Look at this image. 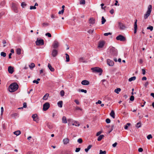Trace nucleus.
Returning a JSON list of instances; mask_svg holds the SVG:
<instances>
[{"instance_id": "obj_1", "label": "nucleus", "mask_w": 154, "mask_h": 154, "mask_svg": "<svg viewBox=\"0 0 154 154\" xmlns=\"http://www.w3.org/2000/svg\"><path fill=\"white\" fill-rule=\"evenodd\" d=\"M108 51L109 52V54L112 57L116 56L118 54V51L117 49L114 47L110 46L108 49Z\"/></svg>"}, {"instance_id": "obj_2", "label": "nucleus", "mask_w": 154, "mask_h": 154, "mask_svg": "<svg viewBox=\"0 0 154 154\" xmlns=\"http://www.w3.org/2000/svg\"><path fill=\"white\" fill-rule=\"evenodd\" d=\"M18 87V85L16 83H12L9 87V91L11 92H14L16 91Z\"/></svg>"}, {"instance_id": "obj_3", "label": "nucleus", "mask_w": 154, "mask_h": 154, "mask_svg": "<svg viewBox=\"0 0 154 154\" xmlns=\"http://www.w3.org/2000/svg\"><path fill=\"white\" fill-rule=\"evenodd\" d=\"M91 69L93 72L99 73L100 75H101L103 72L102 69L98 67L92 68Z\"/></svg>"}, {"instance_id": "obj_4", "label": "nucleus", "mask_w": 154, "mask_h": 154, "mask_svg": "<svg viewBox=\"0 0 154 154\" xmlns=\"http://www.w3.org/2000/svg\"><path fill=\"white\" fill-rule=\"evenodd\" d=\"M152 9V6L151 5H149L148 7L147 11L146 13L144 14V18L146 19L150 15Z\"/></svg>"}, {"instance_id": "obj_5", "label": "nucleus", "mask_w": 154, "mask_h": 154, "mask_svg": "<svg viewBox=\"0 0 154 154\" xmlns=\"http://www.w3.org/2000/svg\"><path fill=\"white\" fill-rule=\"evenodd\" d=\"M116 39L117 40L121 41L124 42L126 40V38L122 35H119L117 36Z\"/></svg>"}, {"instance_id": "obj_6", "label": "nucleus", "mask_w": 154, "mask_h": 154, "mask_svg": "<svg viewBox=\"0 0 154 154\" xmlns=\"http://www.w3.org/2000/svg\"><path fill=\"white\" fill-rule=\"evenodd\" d=\"M36 45H42L44 44V40L42 39L38 38L35 42Z\"/></svg>"}, {"instance_id": "obj_7", "label": "nucleus", "mask_w": 154, "mask_h": 154, "mask_svg": "<svg viewBox=\"0 0 154 154\" xmlns=\"http://www.w3.org/2000/svg\"><path fill=\"white\" fill-rule=\"evenodd\" d=\"M50 107V104L48 102L45 103L43 106V110L44 111L47 110Z\"/></svg>"}, {"instance_id": "obj_8", "label": "nucleus", "mask_w": 154, "mask_h": 154, "mask_svg": "<svg viewBox=\"0 0 154 154\" xmlns=\"http://www.w3.org/2000/svg\"><path fill=\"white\" fill-rule=\"evenodd\" d=\"M32 117L34 121L36 122L37 123L38 122L39 120L37 114H33L32 116Z\"/></svg>"}, {"instance_id": "obj_9", "label": "nucleus", "mask_w": 154, "mask_h": 154, "mask_svg": "<svg viewBox=\"0 0 154 154\" xmlns=\"http://www.w3.org/2000/svg\"><path fill=\"white\" fill-rule=\"evenodd\" d=\"M12 8L14 10L15 12L17 13L18 12L17 9V5L13 3L12 4Z\"/></svg>"}, {"instance_id": "obj_10", "label": "nucleus", "mask_w": 154, "mask_h": 154, "mask_svg": "<svg viewBox=\"0 0 154 154\" xmlns=\"http://www.w3.org/2000/svg\"><path fill=\"white\" fill-rule=\"evenodd\" d=\"M119 27V29L121 30L124 29L125 28V26L124 24L121 22H119L118 23Z\"/></svg>"}, {"instance_id": "obj_11", "label": "nucleus", "mask_w": 154, "mask_h": 154, "mask_svg": "<svg viewBox=\"0 0 154 154\" xmlns=\"http://www.w3.org/2000/svg\"><path fill=\"white\" fill-rule=\"evenodd\" d=\"M107 64L109 66H112L114 64V61L109 59H108L107 60Z\"/></svg>"}, {"instance_id": "obj_12", "label": "nucleus", "mask_w": 154, "mask_h": 154, "mask_svg": "<svg viewBox=\"0 0 154 154\" xmlns=\"http://www.w3.org/2000/svg\"><path fill=\"white\" fill-rule=\"evenodd\" d=\"M105 44V42L103 41H100L98 43V48H103Z\"/></svg>"}, {"instance_id": "obj_13", "label": "nucleus", "mask_w": 154, "mask_h": 154, "mask_svg": "<svg viewBox=\"0 0 154 154\" xmlns=\"http://www.w3.org/2000/svg\"><path fill=\"white\" fill-rule=\"evenodd\" d=\"M59 45V43L57 41H54L53 44L52 46L54 48H57Z\"/></svg>"}, {"instance_id": "obj_14", "label": "nucleus", "mask_w": 154, "mask_h": 154, "mask_svg": "<svg viewBox=\"0 0 154 154\" xmlns=\"http://www.w3.org/2000/svg\"><path fill=\"white\" fill-rule=\"evenodd\" d=\"M8 70L10 73L12 74L14 72V68L11 66H9L8 67Z\"/></svg>"}, {"instance_id": "obj_15", "label": "nucleus", "mask_w": 154, "mask_h": 154, "mask_svg": "<svg viewBox=\"0 0 154 154\" xmlns=\"http://www.w3.org/2000/svg\"><path fill=\"white\" fill-rule=\"evenodd\" d=\"M137 20H135V22L134 23V33H136L137 32Z\"/></svg>"}, {"instance_id": "obj_16", "label": "nucleus", "mask_w": 154, "mask_h": 154, "mask_svg": "<svg viewBox=\"0 0 154 154\" xmlns=\"http://www.w3.org/2000/svg\"><path fill=\"white\" fill-rule=\"evenodd\" d=\"M81 84L83 85H88L89 84V82L87 80H84L82 82Z\"/></svg>"}, {"instance_id": "obj_17", "label": "nucleus", "mask_w": 154, "mask_h": 154, "mask_svg": "<svg viewBox=\"0 0 154 154\" xmlns=\"http://www.w3.org/2000/svg\"><path fill=\"white\" fill-rule=\"evenodd\" d=\"M69 140L68 138H66L63 140V142L64 144H66L69 142Z\"/></svg>"}, {"instance_id": "obj_18", "label": "nucleus", "mask_w": 154, "mask_h": 154, "mask_svg": "<svg viewBox=\"0 0 154 154\" xmlns=\"http://www.w3.org/2000/svg\"><path fill=\"white\" fill-rule=\"evenodd\" d=\"M48 67L49 69L51 71V72H54V69L52 67L51 65L50 64L48 63Z\"/></svg>"}, {"instance_id": "obj_19", "label": "nucleus", "mask_w": 154, "mask_h": 154, "mask_svg": "<svg viewBox=\"0 0 154 154\" xmlns=\"http://www.w3.org/2000/svg\"><path fill=\"white\" fill-rule=\"evenodd\" d=\"M110 116L113 119L115 118V113L114 111L112 110L110 114Z\"/></svg>"}, {"instance_id": "obj_20", "label": "nucleus", "mask_w": 154, "mask_h": 154, "mask_svg": "<svg viewBox=\"0 0 154 154\" xmlns=\"http://www.w3.org/2000/svg\"><path fill=\"white\" fill-rule=\"evenodd\" d=\"M57 54V51L55 50H54L52 52L53 57H55Z\"/></svg>"}, {"instance_id": "obj_21", "label": "nucleus", "mask_w": 154, "mask_h": 154, "mask_svg": "<svg viewBox=\"0 0 154 154\" xmlns=\"http://www.w3.org/2000/svg\"><path fill=\"white\" fill-rule=\"evenodd\" d=\"M63 102L62 101H60L57 103L58 106L60 107L61 108L62 107Z\"/></svg>"}, {"instance_id": "obj_22", "label": "nucleus", "mask_w": 154, "mask_h": 154, "mask_svg": "<svg viewBox=\"0 0 154 154\" xmlns=\"http://www.w3.org/2000/svg\"><path fill=\"white\" fill-rule=\"evenodd\" d=\"M89 23L92 24H94L95 23V20L92 18H91L89 20Z\"/></svg>"}, {"instance_id": "obj_23", "label": "nucleus", "mask_w": 154, "mask_h": 154, "mask_svg": "<svg viewBox=\"0 0 154 154\" xmlns=\"http://www.w3.org/2000/svg\"><path fill=\"white\" fill-rule=\"evenodd\" d=\"M73 125H75V126H79L80 125L79 122L77 121H75L74 123L72 124Z\"/></svg>"}, {"instance_id": "obj_24", "label": "nucleus", "mask_w": 154, "mask_h": 154, "mask_svg": "<svg viewBox=\"0 0 154 154\" xmlns=\"http://www.w3.org/2000/svg\"><path fill=\"white\" fill-rule=\"evenodd\" d=\"M62 122L64 123H66L67 121L66 120V118L65 116H63L62 119Z\"/></svg>"}, {"instance_id": "obj_25", "label": "nucleus", "mask_w": 154, "mask_h": 154, "mask_svg": "<svg viewBox=\"0 0 154 154\" xmlns=\"http://www.w3.org/2000/svg\"><path fill=\"white\" fill-rule=\"evenodd\" d=\"M14 134L16 135L17 136L21 134V132L20 131H15L14 132Z\"/></svg>"}, {"instance_id": "obj_26", "label": "nucleus", "mask_w": 154, "mask_h": 154, "mask_svg": "<svg viewBox=\"0 0 154 154\" xmlns=\"http://www.w3.org/2000/svg\"><path fill=\"white\" fill-rule=\"evenodd\" d=\"M85 58H79V61L81 62L86 63L87 62V60H85Z\"/></svg>"}, {"instance_id": "obj_27", "label": "nucleus", "mask_w": 154, "mask_h": 154, "mask_svg": "<svg viewBox=\"0 0 154 154\" xmlns=\"http://www.w3.org/2000/svg\"><path fill=\"white\" fill-rule=\"evenodd\" d=\"M21 50L20 48H17L16 49V52L17 54L19 55L21 53Z\"/></svg>"}, {"instance_id": "obj_28", "label": "nucleus", "mask_w": 154, "mask_h": 154, "mask_svg": "<svg viewBox=\"0 0 154 154\" xmlns=\"http://www.w3.org/2000/svg\"><path fill=\"white\" fill-rule=\"evenodd\" d=\"M92 146L91 145H89L87 148L85 149V151L86 152H87L91 148Z\"/></svg>"}, {"instance_id": "obj_29", "label": "nucleus", "mask_w": 154, "mask_h": 154, "mask_svg": "<svg viewBox=\"0 0 154 154\" xmlns=\"http://www.w3.org/2000/svg\"><path fill=\"white\" fill-rule=\"evenodd\" d=\"M49 94L48 93L46 94L43 97V99L44 100H46L47 99L48 97Z\"/></svg>"}, {"instance_id": "obj_30", "label": "nucleus", "mask_w": 154, "mask_h": 154, "mask_svg": "<svg viewBox=\"0 0 154 154\" xmlns=\"http://www.w3.org/2000/svg\"><path fill=\"white\" fill-rule=\"evenodd\" d=\"M104 137V136L103 135H100L98 138L97 140L98 141H100Z\"/></svg>"}, {"instance_id": "obj_31", "label": "nucleus", "mask_w": 154, "mask_h": 154, "mask_svg": "<svg viewBox=\"0 0 154 154\" xmlns=\"http://www.w3.org/2000/svg\"><path fill=\"white\" fill-rule=\"evenodd\" d=\"M136 79L135 76H133L129 78L128 79V81L130 82H131L132 81L135 80Z\"/></svg>"}, {"instance_id": "obj_32", "label": "nucleus", "mask_w": 154, "mask_h": 154, "mask_svg": "<svg viewBox=\"0 0 154 154\" xmlns=\"http://www.w3.org/2000/svg\"><path fill=\"white\" fill-rule=\"evenodd\" d=\"M106 21V19L104 18L103 17H102L101 18V24H104Z\"/></svg>"}, {"instance_id": "obj_33", "label": "nucleus", "mask_w": 154, "mask_h": 154, "mask_svg": "<svg viewBox=\"0 0 154 154\" xmlns=\"http://www.w3.org/2000/svg\"><path fill=\"white\" fill-rule=\"evenodd\" d=\"M78 91L79 92H84L85 93H87V91L85 90H84L83 89H79L78 90Z\"/></svg>"}, {"instance_id": "obj_34", "label": "nucleus", "mask_w": 154, "mask_h": 154, "mask_svg": "<svg viewBox=\"0 0 154 154\" xmlns=\"http://www.w3.org/2000/svg\"><path fill=\"white\" fill-rule=\"evenodd\" d=\"M29 66L30 69H32L35 67V64L33 63H32L30 65H29Z\"/></svg>"}, {"instance_id": "obj_35", "label": "nucleus", "mask_w": 154, "mask_h": 154, "mask_svg": "<svg viewBox=\"0 0 154 154\" xmlns=\"http://www.w3.org/2000/svg\"><path fill=\"white\" fill-rule=\"evenodd\" d=\"M131 125V124L129 123H127L126 124L124 127V128L125 129H127L128 128V126H130Z\"/></svg>"}, {"instance_id": "obj_36", "label": "nucleus", "mask_w": 154, "mask_h": 154, "mask_svg": "<svg viewBox=\"0 0 154 154\" xmlns=\"http://www.w3.org/2000/svg\"><path fill=\"white\" fill-rule=\"evenodd\" d=\"M6 54L4 52H2L1 53V56L3 57H6Z\"/></svg>"}, {"instance_id": "obj_37", "label": "nucleus", "mask_w": 154, "mask_h": 154, "mask_svg": "<svg viewBox=\"0 0 154 154\" xmlns=\"http://www.w3.org/2000/svg\"><path fill=\"white\" fill-rule=\"evenodd\" d=\"M136 126L138 128H139L141 127V123L140 122L137 123L136 125Z\"/></svg>"}, {"instance_id": "obj_38", "label": "nucleus", "mask_w": 154, "mask_h": 154, "mask_svg": "<svg viewBox=\"0 0 154 154\" xmlns=\"http://www.w3.org/2000/svg\"><path fill=\"white\" fill-rule=\"evenodd\" d=\"M121 89L120 88H117V89H116L115 90V92L117 93V94H119V93L118 92H119L121 91Z\"/></svg>"}, {"instance_id": "obj_39", "label": "nucleus", "mask_w": 154, "mask_h": 154, "mask_svg": "<svg viewBox=\"0 0 154 154\" xmlns=\"http://www.w3.org/2000/svg\"><path fill=\"white\" fill-rule=\"evenodd\" d=\"M106 151H103L101 150H100V151L99 154H106Z\"/></svg>"}, {"instance_id": "obj_40", "label": "nucleus", "mask_w": 154, "mask_h": 154, "mask_svg": "<svg viewBox=\"0 0 154 154\" xmlns=\"http://www.w3.org/2000/svg\"><path fill=\"white\" fill-rule=\"evenodd\" d=\"M65 94L64 91L63 90H62L60 92V95L61 97H63L64 96Z\"/></svg>"}, {"instance_id": "obj_41", "label": "nucleus", "mask_w": 154, "mask_h": 154, "mask_svg": "<svg viewBox=\"0 0 154 154\" xmlns=\"http://www.w3.org/2000/svg\"><path fill=\"white\" fill-rule=\"evenodd\" d=\"M147 29H150L151 31H152L153 29V27L152 26H150L147 28Z\"/></svg>"}, {"instance_id": "obj_42", "label": "nucleus", "mask_w": 154, "mask_h": 154, "mask_svg": "<svg viewBox=\"0 0 154 154\" xmlns=\"http://www.w3.org/2000/svg\"><path fill=\"white\" fill-rule=\"evenodd\" d=\"M26 4L24 2H23L21 3V6L23 8L26 6Z\"/></svg>"}, {"instance_id": "obj_43", "label": "nucleus", "mask_w": 154, "mask_h": 154, "mask_svg": "<svg viewBox=\"0 0 154 154\" xmlns=\"http://www.w3.org/2000/svg\"><path fill=\"white\" fill-rule=\"evenodd\" d=\"M75 110H80L82 111V109L80 108L78 106H76L75 108Z\"/></svg>"}, {"instance_id": "obj_44", "label": "nucleus", "mask_w": 154, "mask_h": 154, "mask_svg": "<svg viewBox=\"0 0 154 154\" xmlns=\"http://www.w3.org/2000/svg\"><path fill=\"white\" fill-rule=\"evenodd\" d=\"M77 142L79 143H81L82 142V140L81 138H79L77 140Z\"/></svg>"}, {"instance_id": "obj_45", "label": "nucleus", "mask_w": 154, "mask_h": 154, "mask_svg": "<svg viewBox=\"0 0 154 154\" xmlns=\"http://www.w3.org/2000/svg\"><path fill=\"white\" fill-rule=\"evenodd\" d=\"M112 33L111 32L105 33L104 34V35L105 36H107L109 35H111Z\"/></svg>"}, {"instance_id": "obj_46", "label": "nucleus", "mask_w": 154, "mask_h": 154, "mask_svg": "<svg viewBox=\"0 0 154 154\" xmlns=\"http://www.w3.org/2000/svg\"><path fill=\"white\" fill-rule=\"evenodd\" d=\"M106 122L107 123L109 124L110 122V120L109 119L107 118L106 119Z\"/></svg>"}, {"instance_id": "obj_47", "label": "nucleus", "mask_w": 154, "mask_h": 154, "mask_svg": "<svg viewBox=\"0 0 154 154\" xmlns=\"http://www.w3.org/2000/svg\"><path fill=\"white\" fill-rule=\"evenodd\" d=\"M152 137L151 134H149L147 137V138L149 140L152 138Z\"/></svg>"}, {"instance_id": "obj_48", "label": "nucleus", "mask_w": 154, "mask_h": 154, "mask_svg": "<svg viewBox=\"0 0 154 154\" xmlns=\"http://www.w3.org/2000/svg\"><path fill=\"white\" fill-rule=\"evenodd\" d=\"M85 4V0H81L80 1V4L84 5Z\"/></svg>"}, {"instance_id": "obj_49", "label": "nucleus", "mask_w": 154, "mask_h": 154, "mask_svg": "<svg viewBox=\"0 0 154 154\" xmlns=\"http://www.w3.org/2000/svg\"><path fill=\"white\" fill-rule=\"evenodd\" d=\"M130 100L131 101H133L134 100V97L133 96L131 95L130 97Z\"/></svg>"}, {"instance_id": "obj_50", "label": "nucleus", "mask_w": 154, "mask_h": 154, "mask_svg": "<svg viewBox=\"0 0 154 154\" xmlns=\"http://www.w3.org/2000/svg\"><path fill=\"white\" fill-rule=\"evenodd\" d=\"M64 11V10L63 9H62L61 11H59L58 12V14H63V13Z\"/></svg>"}, {"instance_id": "obj_51", "label": "nucleus", "mask_w": 154, "mask_h": 154, "mask_svg": "<svg viewBox=\"0 0 154 154\" xmlns=\"http://www.w3.org/2000/svg\"><path fill=\"white\" fill-rule=\"evenodd\" d=\"M45 35L46 36H48V37H51V34L48 32H47L46 33Z\"/></svg>"}, {"instance_id": "obj_52", "label": "nucleus", "mask_w": 154, "mask_h": 154, "mask_svg": "<svg viewBox=\"0 0 154 154\" xmlns=\"http://www.w3.org/2000/svg\"><path fill=\"white\" fill-rule=\"evenodd\" d=\"M30 10L35 9H36V7L35 6H30Z\"/></svg>"}, {"instance_id": "obj_53", "label": "nucleus", "mask_w": 154, "mask_h": 154, "mask_svg": "<svg viewBox=\"0 0 154 154\" xmlns=\"http://www.w3.org/2000/svg\"><path fill=\"white\" fill-rule=\"evenodd\" d=\"M104 4H101V8L103 9H105V8H106V6H104L103 7V6L104 5Z\"/></svg>"}, {"instance_id": "obj_54", "label": "nucleus", "mask_w": 154, "mask_h": 154, "mask_svg": "<svg viewBox=\"0 0 154 154\" xmlns=\"http://www.w3.org/2000/svg\"><path fill=\"white\" fill-rule=\"evenodd\" d=\"M74 102L76 103L77 104L79 105V104L80 103L79 101L78 100H74Z\"/></svg>"}, {"instance_id": "obj_55", "label": "nucleus", "mask_w": 154, "mask_h": 154, "mask_svg": "<svg viewBox=\"0 0 154 154\" xmlns=\"http://www.w3.org/2000/svg\"><path fill=\"white\" fill-rule=\"evenodd\" d=\"M80 149H81L80 148H76L75 152H78L80 151Z\"/></svg>"}, {"instance_id": "obj_56", "label": "nucleus", "mask_w": 154, "mask_h": 154, "mask_svg": "<svg viewBox=\"0 0 154 154\" xmlns=\"http://www.w3.org/2000/svg\"><path fill=\"white\" fill-rule=\"evenodd\" d=\"M4 112V108L2 107L1 108V115H2Z\"/></svg>"}, {"instance_id": "obj_57", "label": "nucleus", "mask_w": 154, "mask_h": 154, "mask_svg": "<svg viewBox=\"0 0 154 154\" xmlns=\"http://www.w3.org/2000/svg\"><path fill=\"white\" fill-rule=\"evenodd\" d=\"M138 151L139 152H141L143 151V149L142 148H140L138 149Z\"/></svg>"}, {"instance_id": "obj_58", "label": "nucleus", "mask_w": 154, "mask_h": 154, "mask_svg": "<svg viewBox=\"0 0 154 154\" xmlns=\"http://www.w3.org/2000/svg\"><path fill=\"white\" fill-rule=\"evenodd\" d=\"M110 13L111 14H113L114 13V11L113 9H112L109 11Z\"/></svg>"}, {"instance_id": "obj_59", "label": "nucleus", "mask_w": 154, "mask_h": 154, "mask_svg": "<svg viewBox=\"0 0 154 154\" xmlns=\"http://www.w3.org/2000/svg\"><path fill=\"white\" fill-rule=\"evenodd\" d=\"M117 142H115V143H114V144H113L112 145V146L113 147H116V146H117Z\"/></svg>"}, {"instance_id": "obj_60", "label": "nucleus", "mask_w": 154, "mask_h": 154, "mask_svg": "<svg viewBox=\"0 0 154 154\" xmlns=\"http://www.w3.org/2000/svg\"><path fill=\"white\" fill-rule=\"evenodd\" d=\"M142 72L143 74L144 75L145 74L146 71L144 69H142Z\"/></svg>"}, {"instance_id": "obj_61", "label": "nucleus", "mask_w": 154, "mask_h": 154, "mask_svg": "<svg viewBox=\"0 0 154 154\" xmlns=\"http://www.w3.org/2000/svg\"><path fill=\"white\" fill-rule=\"evenodd\" d=\"M94 31V30H89L88 31V32L89 33H92Z\"/></svg>"}, {"instance_id": "obj_62", "label": "nucleus", "mask_w": 154, "mask_h": 154, "mask_svg": "<svg viewBox=\"0 0 154 154\" xmlns=\"http://www.w3.org/2000/svg\"><path fill=\"white\" fill-rule=\"evenodd\" d=\"M102 102L100 100H98L97 102H96V104H100Z\"/></svg>"}, {"instance_id": "obj_63", "label": "nucleus", "mask_w": 154, "mask_h": 154, "mask_svg": "<svg viewBox=\"0 0 154 154\" xmlns=\"http://www.w3.org/2000/svg\"><path fill=\"white\" fill-rule=\"evenodd\" d=\"M33 83H35L37 84H38L39 83L36 80H33Z\"/></svg>"}, {"instance_id": "obj_64", "label": "nucleus", "mask_w": 154, "mask_h": 154, "mask_svg": "<svg viewBox=\"0 0 154 154\" xmlns=\"http://www.w3.org/2000/svg\"><path fill=\"white\" fill-rule=\"evenodd\" d=\"M27 106L26 103H23V107L24 108H26Z\"/></svg>"}]
</instances>
